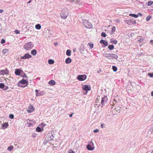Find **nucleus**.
<instances>
[{"label":"nucleus","instance_id":"39448f33","mask_svg":"<svg viewBox=\"0 0 153 153\" xmlns=\"http://www.w3.org/2000/svg\"><path fill=\"white\" fill-rule=\"evenodd\" d=\"M87 78V76L85 75H79L77 77V79L80 81H82L85 80Z\"/></svg>","mask_w":153,"mask_h":153},{"label":"nucleus","instance_id":"0eeeda50","mask_svg":"<svg viewBox=\"0 0 153 153\" xmlns=\"http://www.w3.org/2000/svg\"><path fill=\"white\" fill-rule=\"evenodd\" d=\"M107 100L108 98L106 96H105L103 97L102 98L101 102L102 106L107 102Z\"/></svg>","mask_w":153,"mask_h":153},{"label":"nucleus","instance_id":"c85d7f7f","mask_svg":"<svg viewBox=\"0 0 153 153\" xmlns=\"http://www.w3.org/2000/svg\"><path fill=\"white\" fill-rule=\"evenodd\" d=\"M129 22H130V23L131 24H132L133 25H134V24H136V22L135 21H129V22H128L127 23V24H128V23H129Z\"/></svg>","mask_w":153,"mask_h":153},{"label":"nucleus","instance_id":"e2e57ef3","mask_svg":"<svg viewBox=\"0 0 153 153\" xmlns=\"http://www.w3.org/2000/svg\"><path fill=\"white\" fill-rule=\"evenodd\" d=\"M27 77V76H26V75H25V78Z\"/></svg>","mask_w":153,"mask_h":153},{"label":"nucleus","instance_id":"052dcab7","mask_svg":"<svg viewBox=\"0 0 153 153\" xmlns=\"http://www.w3.org/2000/svg\"><path fill=\"white\" fill-rule=\"evenodd\" d=\"M138 14L140 15V16H142V14L141 13H139Z\"/></svg>","mask_w":153,"mask_h":153},{"label":"nucleus","instance_id":"20e7f679","mask_svg":"<svg viewBox=\"0 0 153 153\" xmlns=\"http://www.w3.org/2000/svg\"><path fill=\"white\" fill-rule=\"evenodd\" d=\"M89 144L87 146V148L89 150H93L94 149V143L92 141H91L89 142Z\"/></svg>","mask_w":153,"mask_h":153},{"label":"nucleus","instance_id":"37998d69","mask_svg":"<svg viewBox=\"0 0 153 153\" xmlns=\"http://www.w3.org/2000/svg\"><path fill=\"white\" fill-rule=\"evenodd\" d=\"M5 42V40L3 39H2L1 41V44H3Z\"/></svg>","mask_w":153,"mask_h":153},{"label":"nucleus","instance_id":"4d7b16f0","mask_svg":"<svg viewBox=\"0 0 153 153\" xmlns=\"http://www.w3.org/2000/svg\"><path fill=\"white\" fill-rule=\"evenodd\" d=\"M76 51V48L73 49V51L74 52H75Z\"/></svg>","mask_w":153,"mask_h":153},{"label":"nucleus","instance_id":"09e8293b","mask_svg":"<svg viewBox=\"0 0 153 153\" xmlns=\"http://www.w3.org/2000/svg\"><path fill=\"white\" fill-rule=\"evenodd\" d=\"M41 125L43 126V127H44L45 126H46V125H45V124H44V123H42Z\"/></svg>","mask_w":153,"mask_h":153},{"label":"nucleus","instance_id":"72a5a7b5","mask_svg":"<svg viewBox=\"0 0 153 153\" xmlns=\"http://www.w3.org/2000/svg\"><path fill=\"white\" fill-rule=\"evenodd\" d=\"M36 130L38 132H40L41 131V129L40 128L38 127L36 128Z\"/></svg>","mask_w":153,"mask_h":153},{"label":"nucleus","instance_id":"864d4df0","mask_svg":"<svg viewBox=\"0 0 153 153\" xmlns=\"http://www.w3.org/2000/svg\"><path fill=\"white\" fill-rule=\"evenodd\" d=\"M151 96L153 97V91H152L151 94Z\"/></svg>","mask_w":153,"mask_h":153},{"label":"nucleus","instance_id":"6e6552de","mask_svg":"<svg viewBox=\"0 0 153 153\" xmlns=\"http://www.w3.org/2000/svg\"><path fill=\"white\" fill-rule=\"evenodd\" d=\"M31 56L28 53L25 54L23 56H21V59H29L31 57Z\"/></svg>","mask_w":153,"mask_h":153},{"label":"nucleus","instance_id":"f03ea898","mask_svg":"<svg viewBox=\"0 0 153 153\" xmlns=\"http://www.w3.org/2000/svg\"><path fill=\"white\" fill-rule=\"evenodd\" d=\"M33 47V45L31 43V42H28L25 44L24 47V48L27 50H30Z\"/></svg>","mask_w":153,"mask_h":153},{"label":"nucleus","instance_id":"338daca9","mask_svg":"<svg viewBox=\"0 0 153 153\" xmlns=\"http://www.w3.org/2000/svg\"><path fill=\"white\" fill-rule=\"evenodd\" d=\"M151 153H153V151H152Z\"/></svg>","mask_w":153,"mask_h":153},{"label":"nucleus","instance_id":"1a4fd4ad","mask_svg":"<svg viewBox=\"0 0 153 153\" xmlns=\"http://www.w3.org/2000/svg\"><path fill=\"white\" fill-rule=\"evenodd\" d=\"M8 73V71L7 69L0 71V75L7 74Z\"/></svg>","mask_w":153,"mask_h":153},{"label":"nucleus","instance_id":"cd10ccee","mask_svg":"<svg viewBox=\"0 0 153 153\" xmlns=\"http://www.w3.org/2000/svg\"><path fill=\"white\" fill-rule=\"evenodd\" d=\"M111 43L115 44H116L117 43V41L116 40H111L110 41Z\"/></svg>","mask_w":153,"mask_h":153},{"label":"nucleus","instance_id":"3c124183","mask_svg":"<svg viewBox=\"0 0 153 153\" xmlns=\"http://www.w3.org/2000/svg\"><path fill=\"white\" fill-rule=\"evenodd\" d=\"M101 71V69H100L97 71V72L99 73Z\"/></svg>","mask_w":153,"mask_h":153},{"label":"nucleus","instance_id":"2eb2a0df","mask_svg":"<svg viewBox=\"0 0 153 153\" xmlns=\"http://www.w3.org/2000/svg\"><path fill=\"white\" fill-rule=\"evenodd\" d=\"M21 72V70L19 69L15 70V73L16 75H19Z\"/></svg>","mask_w":153,"mask_h":153},{"label":"nucleus","instance_id":"a211bd4d","mask_svg":"<svg viewBox=\"0 0 153 153\" xmlns=\"http://www.w3.org/2000/svg\"><path fill=\"white\" fill-rule=\"evenodd\" d=\"M84 51V46H83V45H81V46H80V49H79V51L81 53H83Z\"/></svg>","mask_w":153,"mask_h":153},{"label":"nucleus","instance_id":"7c9ffc66","mask_svg":"<svg viewBox=\"0 0 153 153\" xmlns=\"http://www.w3.org/2000/svg\"><path fill=\"white\" fill-rule=\"evenodd\" d=\"M152 4H153V1H148L147 4V5L149 6L152 5Z\"/></svg>","mask_w":153,"mask_h":153},{"label":"nucleus","instance_id":"c9c22d12","mask_svg":"<svg viewBox=\"0 0 153 153\" xmlns=\"http://www.w3.org/2000/svg\"><path fill=\"white\" fill-rule=\"evenodd\" d=\"M38 91L37 90H36L35 91V92L36 93V96H39L41 95V94H39V93H38Z\"/></svg>","mask_w":153,"mask_h":153},{"label":"nucleus","instance_id":"4c0bfd02","mask_svg":"<svg viewBox=\"0 0 153 153\" xmlns=\"http://www.w3.org/2000/svg\"><path fill=\"white\" fill-rule=\"evenodd\" d=\"M148 75L151 77H153V72L152 73H149L148 74Z\"/></svg>","mask_w":153,"mask_h":153},{"label":"nucleus","instance_id":"2f4dec72","mask_svg":"<svg viewBox=\"0 0 153 153\" xmlns=\"http://www.w3.org/2000/svg\"><path fill=\"white\" fill-rule=\"evenodd\" d=\"M152 18V16H148L146 17V20L147 21H149V20Z\"/></svg>","mask_w":153,"mask_h":153},{"label":"nucleus","instance_id":"ea45409f","mask_svg":"<svg viewBox=\"0 0 153 153\" xmlns=\"http://www.w3.org/2000/svg\"><path fill=\"white\" fill-rule=\"evenodd\" d=\"M14 115L12 114H11L9 115V117L11 119H13L14 118Z\"/></svg>","mask_w":153,"mask_h":153},{"label":"nucleus","instance_id":"603ef678","mask_svg":"<svg viewBox=\"0 0 153 153\" xmlns=\"http://www.w3.org/2000/svg\"><path fill=\"white\" fill-rule=\"evenodd\" d=\"M4 11L3 10H0V13H2Z\"/></svg>","mask_w":153,"mask_h":153},{"label":"nucleus","instance_id":"e433bc0d","mask_svg":"<svg viewBox=\"0 0 153 153\" xmlns=\"http://www.w3.org/2000/svg\"><path fill=\"white\" fill-rule=\"evenodd\" d=\"M101 36L104 37L106 36V34L105 32H102L101 33Z\"/></svg>","mask_w":153,"mask_h":153},{"label":"nucleus","instance_id":"f257e3e1","mask_svg":"<svg viewBox=\"0 0 153 153\" xmlns=\"http://www.w3.org/2000/svg\"><path fill=\"white\" fill-rule=\"evenodd\" d=\"M68 14V11L67 9H64L60 13V17L63 19H65Z\"/></svg>","mask_w":153,"mask_h":153},{"label":"nucleus","instance_id":"c03bdc74","mask_svg":"<svg viewBox=\"0 0 153 153\" xmlns=\"http://www.w3.org/2000/svg\"><path fill=\"white\" fill-rule=\"evenodd\" d=\"M150 43L153 46V40H150Z\"/></svg>","mask_w":153,"mask_h":153},{"label":"nucleus","instance_id":"b1692460","mask_svg":"<svg viewBox=\"0 0 153 153\" xmlns=\"http://www.w3.org/2000/svg\"><path fill=\"white\" fill-rule=\"evenodd\" d=\"M71 51L70 50H68L66 52V54L68 56H70L71 54Z\"/></svg>","mask_w":153,"mask_h":153},{"label":"nucleus","instance_id":"8fccbe9b","mask_svg":"<svg viewBox=\"0 0 153 153\" xmlns=\"http://www.w3.org/2000/svg\"><path fill=\"white\" fill-rule=\"evenodd\" d=\"M93 44L91 45V44H90V48H93Z\"/></svg>","mask_w":153,"mask_h":153},{"label":"nucleus","instance_id":"680f3d73","mask_svg":"<svg viewBox=\"0 0 153 153\" xmlns=\"http://www.w3.org/2000/svg\"><path fill=\"white\" fill-rule=\"evenodd\" d=\"M31 1H30L27 3H30Z\"/></svg>","mask_w":153,"mask_h":153},{"label":"nucleus","instance_id":"5fc2aeb1","mask_svg":"<svg viewBox=\"0 0 153 153\" xmlns=\"http://www.w3.org/2000/svg\"><path fill=\"white\" fill-rule=\"evenodd\" d=\"M73 114H71L70 115L69 117H71L72 116Z\"/></svg>","mask_w":153,"mask_h":153},{"label":"nucleus","instance_id":"393cba45","mask_svg":"<svg viewBox=\"0 0 153 153\" xmlns=\"http://www.w3.org/2000/svg\"><path fill=\"white\" fill-rule=\"evenodd\" d=\"M114 46L112 45H110L108 46V48L110 50H112L114 49Z\"/></svg>","mask_w":153,"mask_h":153},{"label":"nucleus","instance_id":"a18cd8bd","mask_svg":"<svg viewBox=\"0 0 153 153\" xmlns=\"http://www.w3.org/2000/svg\"><path fill=\"white\" fill-rule=\"evenodd\" d=\"M14 32L15 33H16V34H18L19 33V31H18V30H16L14 31Z\"/></svg>","mask_w":153,"mask_h":153},{"label":"nucleus","instance_id":"4be33fe9","mask_svg":"<svg viewBox=\"0 0 153 153\" xmlns=\"http://www.w3.org/2000/svg\"><path fill=\"white\" fill-rule=\"evenodd\" d=\"M112 55H111V59H113V58L116 59L118 58V56L117 55L113 53Z\"/></svg>","mask_w":153,"mask_h":153},{"label":"nucleus","instance_id":"7ed1b4c3","mask_svg":"<svg viewBox=\"0 0 153 153\" xmlns=\"http://www.w3.org/2000/svg\"><path fill=\"white\" fill-rule=\"evenodd\" d=\"M84 26L88 28H91L92 27V25L91 23L86 20H84L83 22Z\"/></svg>","mask_w":153,"mask_h":153},{"label":"nucleus","instance_id":"58836bf2","mask_svg":"<svg viewBox=\"0 0 153 153\" xmlns=\"http://www.w3.org/2000/svg\"><path fill=\"white\" fill-rule=\"evenodd\" d=\"M68 153H75V152L73 151V150H68Z\"/></svg>","mask_w":153,"mask_h":153},{"label":"nucleus","instance_id":"dca6fc26","mask_svg":"<svg viewBox=\"0 0 153 153\" xmlns=\"http://www.w3.org/2000/svg\"><path fill=\"white\" fill-rule=\"evenodd\" d=\"M71 62V59L69 57H68L65 60V63L66 64H69Z\"/></svg>","mask_w":153,"mask_h":153},{"label":"nucleus","instance_id":"473e14b6","mask_svg":"<svg viewBox=\"0 0 153 153\" xmlns=\"http://www.w3.org/2000/svg\"><path fill=\"white\" fill-rule=\"evenodd\" d=\"M112 69H113V71L114 72H116L117 71V68L115 66H113Z\"/></svg>","mask_w":153,"mask_h":153},{"label":"nucleus","instance_id":"79ce46f5","mask_svg":"<svg viewBox=\"0 0 153 153\" xmlns=\"http://www.w3.org/2000/svg\"><path fill=\"white\" fill-rule=\"evenodd\" d=\"M99 131V129H95V130H94V133H97V132H98Z\"/></svg>","mask_w":153,"mask_h":153},{"label":"nucleus","instance_id":"de8ad7c7","mask_svg":"<svg viewBox=\"0 0 153 153\" xmlns=\"http://www.w3.org/2000/svg\"><path fill=\"white\" fill-rule=\"evenodd\" d=\"M114 102H113V104L114 105L116 104L117 101H116L114 99Z\"/></svg>","mask_w":153,"mask_h":153},{"label":"nucleus","instance_id":"f704fd0d","mask_svg":"<svg viewBox=\"0 0 153 153\" xmlns=\"http://www.w3.org/2000/svg\"><path fill=\"white\" fill-rule=\"evenodd\" d=\"M4 87V85L2 83H0V88H3Z\"/></svg>","mask_w":153,"mask_h":153},{"label":"nucleus","instance_id":"69168bd1","mask_svg":"<svg viewBox=\"0 0 153 153\" xmlns=\"http://www.w3.org/2000/svg\"><path fill=\"white\" fill-rule=\"evenodd\" d=\"M29 124L30 125H31V123H29Z\"/></svg>","mask_w":153,"mask_h":153},{"label":"nucleus","instance_id":"412c9836","mask_svg":"<svg viewBox=\"0 0 153 153\" xmlns=\"http://www.w3.org/2000/svg\"><path fill=\"white\" fill-rule=\"evenodd\" d=\"M20 82L22 84H25V83L27 84L28 83V81H27L26 80L23 79Z\"/></svg>","mask_w":153,"mask_h":153},{"label":"nucleus","instance_id":"423d86ee","mask_svg":"<svg viewBox=\"0 0 153 153\" xmlns=\"http://www.w3.org/2000/svg\"><path fill=\"white\" fill-rule=\"evenodd\" d=\"M54 137L53 135V134L50 133H49L45 138L46 140L48 141L52 140Z\"/></svg>","mask_w":153,"mask_h":153},{"label":"nucleus","instance_id":"13d9d810","mask_svg":"<svg viewBox=\"0 0 153 153\" xmlns=\"http://www.w3.org/2000/svg\"><path fill=\"white\" fill-rule=\"evenodd\" d=\"M115 109H116V111H119L120 110H118L117 109H116V108H115Z\"/></svg>","mask_w":153,"mask_h":153},{"label":"nucleus","instance_id":"6e6d98bb","mask_svg":"<svg viewBox=\"0 0 153 153\" xmlns=\"http://www.w3.org/2000/svg\"><path fill=\"white\" fill-rule=\"evenodd\" d=\"M101 127L102 128H103V125L102 124H101Z\"/></svg>","mask_w":153,"mask_h":153},{"label":"nucleus","instance_id":"9b49d317","mask_svg":"<svg viewBox=\"0 0 153 153\" xmlns=\"http://www.w3.org/2000/svg\"><path fill=\"white\" fill-rule=\"evenodd\" d=\"M82 88L84 90L86 91H89L91 90L90 88L86 85H82Z\"/></svg>","mask_w":153,"mask_h":153},{"label":"nucleus","instance_id":"49530a36","mask_svg":"<svg viewBox=\"0 0 153 153\" xmlns=\"http://www.w3.org/2000/svg\"><path fill=\"white\" fill-rule=\"evenodd\" d=\"M112 30L113 32H114L115 31V27H113L112 29Z\"/></svg>","mask_w":153,"mask_h":153},{"label":"nucleus","instance_id":"0e129e2a","mask_svg":"<svg viewBox=\"0 0 153 153\" xmlns=\"http://www.w3.org/2000/svg\"><path fill=\"white\" fill-rule=\"evenodd\" d=\"M1 27V24H0V28Z\"/></svg>","mask_w":153,"mask_h":153},{"label":"nucleus","instance_id":"bb28decb","mask_svg":"<svg viewBox=\"0 0 153 153\" xmlns=\"http://www.w3.org/2000/svg\"><path fill=\"white\" fill-rule=\"evenodd\" d=\"M129 16H132V17H134L135 18H137L138 17V15H136L134 14H131V13L130 14H129Z\"/></svg>","mask_w":153,"mask_h":153},{"label":"nucleus","instance_id":"4468645a","mask_svg":"<svg viewBox=\"0 0 153 153\" xmlns=\"http://www.w3.org/2000/svg\"><path fill=\"white\" fill-rule=\"evenodd\" d=\"M100 43H102L104 45H105V46H106L108 45V44L107 42L105 41V40L102 39L100 40Z\"/></svg>","mask_w":153,"mask_h":153},{"label":"nucleus","instance_id":"f8f14e48","mask_svg":"<svg viewBox=\"0 0 153 153\" xmlns=\"http://www.w3.org/2000/svg\"><path fill=\"white\" fill-rule=\"evenodd\" d=\"M34 110V107L32 105H30L28 108L27 111L29 113H31Z\"/></svg>","mask_w":153,"mask_h":153},{"label":"nucleus","instance_id":"aec40b11","mask_svg":"<svg viewBox=\"0 0 153 153\" xmlns=\"http://www.w3.org/2000/svg\"><path fill=\"white\" fill-rule=\"evenodd\" d=\"M35 27L37 29L39 30L41 28V26L40 24H37L36 25Z\"/></svg>","mask_w":153,"mask_h":153},{"label":"nucleus","instance_id":"f3484780","mask_svg":"<svg viewBox=\"0 0 153 153\" xmlns=\"http://www.w3.org/2000/svg\"><path fill=\"white\" fill-rule=\"evenodd\" d=\"M55 83V81L53 80H51L48 82V84L51 85H54Z\"/></svg>","mask_w":153,"mask_h":153},{"label":"nucleus","instance_id":"ddd939ff","mask_svg":"<svg viewBox=\"0 0 153 153\" xmlns=\"http://www.w3.org/2000/svg\"><path fill=\"white\" fill-rule=\"evenodd\" d=\"M8 126V124L7 123H5L2 124L1 126V128L4 129H5Z\"/></svg>","mask_w":153,"mask_h":153},{"label":"nucleus","instance_id":"774afa93","mask_svg":"<svg viewBox=\"0 0 153 153\" xmlns=\"http://www.w3.org/2000/svg\"><path fill=\"white\" fill-rule=\"evenodd\" d=\"M6 88H7V89L8 88V87H6Z\"/></svg>","mask_w":153,"mask_h":153},{"label":"nucleus","instance_id":"6ab92c4d","mask_svg":"<svg viewBox=\"0 0 153 153\" xmlns=\"http://www.w3.org/2000/svg\"><path fill=\"white\" fill-rule=\"evenodd\" d=\"M36 51L35 49H33L31 51V53L33 56L36 55Z\"/></svg>","mask_w":153,"mask_h":153},{"label":"nucleus","instance_id":"c756f323","mask_svg":"<svg viewBox=\"0 0 153 153\" xmlns=\"http://www.w3.org/2000/svg\"><path fill=\"white\" fill-rule=\"evenodd\" d=\"M13 146H10L9 147L7 148V150L9 151H11L12 150H13Z\"/></svg>","mask_w":153,"mask_h":153},{"label":"nucleus","instance_id":"5701e85b","mask_svg":"<svg viewBox=\"0 0 153 153\" xmlns=\"http://www.w3.org/2000/svg\"><path fill=\"white\" fill-rule=\"evenodd\" d=\"M8 53V50L7 49H4L2 51V53L3 54L5 55Z\"/></svg>","mask_w":153,"mask_h":153},{"label":"nucleus","instance_id":"bf43d9fd","mask_svg":"<svg viewBox=\"0 0 153 153\" xmlns=\"http://www.w3.org/2000/svg\"><path fill=\"white\" fill-rule=\"evenodd\" d=\"M116 21L118 22H120V21L119 20H117Z\"/></svg>","mask_w":153,"mask_h":153},{"label":"nucleus","instance_id":"9d476101","mask_svg":"<svg viewBox=\"0 0 153 153\" xmlns=\"http://www.w3.org/2000/svg\"><path fill=\"white\" fill-rule=\"evenodd\" d=\"M103 55L106 58H108L109 59H111V55H113L112 53H104Z\"/></svg>","mask_w":153,"mask_h":153},{"label":"nucleus","instance_id":"a878e982","mask_svg":"<svg viewBox=\"0 0 153 153\" xmlns=\"http://www.w3.org/2000/svg\"><path fill=\"white\" fill-rule=\"evenodd\" d=\"M48 63L49 64H53L54 63V61L51 59H49L48 61Z\"/></svg>","mask_w":153,"mask_h":153},{"label":"nucleus","instance_id":"a19ab883","mask_svg":"<svg viewBox=\"0 0 153 153\" xmlns=\"http://www.w3.org/2000/svg\"><path fill=\"white\" fill-rule=\"evenodd\" d=\"M80 2L79 1H77L76 2V4L77 5L79 6L80 4Z\"/></svg>","mask_w":153,"mask_h":153}]
</instances>
